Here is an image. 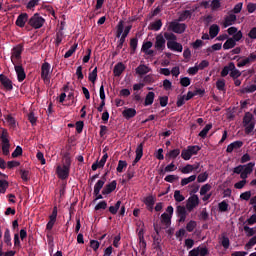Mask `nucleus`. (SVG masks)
<instances>
[{"mask_svg": "<svg viewBox=\"0 0 256 256\" xmlns=\"http://www.w3.org/2000/svg\"><path fill=\"white\" fill-rule=\"evenodd\" d=\"M9 189V182L7 180H0V193L5 194Z\"/></svg>", "mask_w": 256, "mask_h": 256, "instance_id": "49530a36", "label": "nucleus"}, {"mask_svg": "<svg viewBox=\"0 0 256 256\" xmlns=\"http://www.w3.org/2000/svg\"><path fill=\"white\" fill-rule=\"evenodd\" d=\"M21 179L25 182L29 181V171L28 170H20Z\"/></svg>", "mask_w": 256, "mask_h": 256, "instance_id": "774afa93", "label": "nucleus"}, {"mask_svg": "<svg viewBox=\"0 0 256 256\" xmlns=\"http://www.w3.org/2000/svg\"><path fill=\"white\" fill-rule=\"evenodd\" d=\"M103 167H105V162L100 160V161H96L95 163H93L91 166V169H92V171H97L98 169H101Z\"/></svg>", "mask_w": 256, "mask_h": 256, "instance_id": "864d4df0", "label": "nucleus"}, {"mask_svg": "<svg viewBox=\"0 0 256 256\" xmlns=\"http://www.w3.org/2000/svg\"><path fill=\"white\" fill-rule=\"evenodd\" d=\"M4 119L8 123L9 127L12 129H15L17 127V121L15 120V117H13L11 114L4 115Z\"/></svg>", "mask_w": 256, "mask_h": 256, "instance_id": "bb28decb", "label": "nucleus"}, {"mask_svg": "<svg viewBox=\"0 0 256 256\" xmlns=\"http://www.w3.org/2000/svg\"><path fill=\"white\" fill-rule=\"evenodd\" d=\"M104 185H105V179L98 180L94 185V195L101 193V190L103 189Z\"/></svg>", "mask_w": 256, "mask_h": 256, "instance_id": "f704fd0d", "label": "nucleus"}, {"mask_svg": "<svg viewBox=\"0 0 256 256\" xmlns=\"http://www.w3.org/2000/svg\"><path fill=\"white\" fill-rule=\"evenodd\" d=\"M125 71V64L119 62L114 66L113 73L115 77H121V74Z\"/></svg>", "mask_w": 256, "mask_h": 256, "instance_id": "412c9836", "label": "nucleus"}, {"mask_svg": "<svg viewBox=\"0 0 256 256\" xmlns=\"http://www.w3.org/2000/svg\"><path fill=\"white\" fill-rule=\"evenodd\" d=\"M181 157L184 159V161H189V159H191L192 156L188 148L182 150Z\"/></svg>", "mask_w": 256, "mask_h": 256, "instance_id": "e2e57ef3", "label": "nucleus"}, {"mask_svg": "<svg viewBox=\"0 0 256 256\" xmlns=\"http://www.w3.org/2000/svg\"><path fill=\"white\" fill-rule=\"evenodd\" d=\"M14 69L17 75V80L19 83H23L25 79L27 78V74L25 73V68H23V65L21 63L19 64H14Z\"/></svg>", "mask_w": 256, "mask_h": 256, "instance_id": "6e6552de", "label": "nucleus"}, {"mask_svg": "<svg viewBox=\"0 0 256 256\" xmlns=\"http://www.w3.org/2000/svg\"><path fill=\"white\" fill-rule=\"evenodd\" d=\"M137 45H139V39H137V37L132 38L130 40L131 55L135 54V51H137Z\"/></svg>", "mask_w": 256, "mask_h": 256, "instance_id": "4c0bfd02", "label": "nucleus"}, {"mask_svg": "<svg viewBox=\"0 0 256 256\" xmlns=\"http://www.w3.org/2000/svg\"><path fill=\"white\" fill-rule=\"evenodd\" d=\"M219 31H220L219 25L213 24L212 26H210L209 35L211 39H215V37L219 35Z\"/></svg>", "mask_w": 256, "mask_h": 256, "instance_id": "cd10ccee", "label": "nucleus"}, {"mask_svg": "<svg viewBox=\"0 0 256 256\" xmlns=\"http://www.w3.org/2000/svg\"><path fill=\"white\" fill-rule=\"evenodd\" d=\"M195 179H197V175H191L188 178H183L181 180V186L185 187V185H189V183H193V181H195Z\"/></svg>", "mask_w": 256, "mask_h": 256, "instance_id": "79ce46f5", "label": "nucleus"}, {"mask_svg": "<svg viewBox=\"0 0 256 256\" xmlns=\"http://www.w3.org/2000/svg\"><path fill=\"white\" fill-rule=\"evenodd\" d=\"M0 139L2 145V153L7 157L10 153L9 149H11V143L9 142V132H7V129L2 130Z\"/></svg>", "mask_w": 256, "mask_h": 256, "instance_id": "7ed1b4c3", "label": "nucleus"}, {"mask_svg": "<svg viewBox=\"0 0 256 256\" xmlns=\"http://www.w3.org/2000/svg\"><path fill=\"white\" fill-rule=\"evenodd\" d=\"M254 245H256V236H253L248 243L245 245L244 249H246V251H249V249H252L254 247Z\"/></svg>", "mask_w": 256, "mask_h": 256, "instance_id": "4d7b16f0", "label": "nucleus"}, {"mask_svg": "<svg viewBox=\"0 0 256 256\" xmlns=\"http://www.w3.org/2000/svg\"><path fill=\"white\" fill-rule=\"evenodd\" d=\"M122 115L126 119H133V117L137 115V110H135L134 108H127L123 110Z\"/></svg>", "mask_w": 256, "mask_h": 256, "instance_id": "5701e85b", "label": "nucleus"}, {"mask_svg": "<svg viewBox=\"0 0 256 256\" xmlns=\"http://www.w3.org/2000/svg\"><path fill=\"white\" fill-rule=\"evenodd\" d=\"M41 79L46 85L51 83V64L44 62L41 66Z\"/></svg>", "mask_w": 256, "mask_h": 256, "instance_id": "39448f33", "label": "nucleus"}, {"mask_svg": "<svg viewBox=\"0 0 256 256\" xmlns=\"http://www.w3.org/2000/svg\"><path fill=\"white\" fill-rule=\"evenodd\" d=\"M135 153H136V157L132 162L133 167H135V165H137V163H139L141 161V158L143 157V143H140L137 146Z\"/></svg>", "mask_w": 256, "mask_h": 256, "instance_id": "6ab92c4d", "label": "nucleus"}, {"mask_svg": "<svg viewBox=\"0 0 256 256\" xmlns=\"http://www.w3.org/2000/svg\"><path fill=\"white\" fill-rule=\"evenodd\" d=\"M174 199L177 203H181L182 201H185V196L181 194L180 190H175Z\"/></svg>", "mask_w": 256, "mask_h": 256, "instance_id": "8fccbe9b", "label": "nucleus"}, {"mask_svg": "<svg viewBox=\"0 0 256 256\" xmlns=\"http://www.w3.org/2000/svg\"><path fill=\"white\" fill-rule=\"evenodd\" d=\"M144 203L147 207H151V209H153V205H155V198L153 196H148L144 199Z\"/></svg>", "mask_w": 256, "mask_h": 256, "instance_id": "3c124183", "label": "nucleus"}, {"mask_svg": "<svg viewBox=\"0 0 256 256\" xmlns=\"http://www.w3.org/2000/svg\"><path fill=\"white\" fill-rule=\"evenodd\" d=\"M195 11H197V6L193 7L190 10H184L182 12H179L178 21L183 22V21H187V19H191V17H193V13H195Z\"/></svg>", "mask_w": 256, "mask_h": 256, "instance_id": "1a4fd4ad", "label": "nucleus"}, {"mask_svg": "<svg viewBox=\"0 0 256 256\" xmlns=\"http://www.w3.org/2000/svg\"><path fill=\"white\" fill-rule=\"evenodd\" d=\"M176 213L179 217V223H185V219H187V209H185V206H177Z\"/></svg>", "mask_w": 256, "mask_h": 256, "instance_id": "a211bd4d", "label": "nucleus"}, {"mask_svg": "<svg viewBox=\"0 0 256 256\" xmlns=\"http://www.w3.org/2000/svg\"><path fill=\"white\" fill-rule=\"evenodd\" d=\"M235 45H237V42H235L233 38H228L226 42L223 44V49L227 51L229 49H233Z\"/></svg>", "mask_w": 256, "mask_h": 256, "instance_id": "2f4dec72", "label": "nucleus"}, {"mask_svg": "<svg viewBox=\"0 0 256 256\" xmlns=\"http://www.w3.org/2000/svg\"><path fill=\"white\" fill-rule=\"evenodd\" d=\"M121 208V200H118L114 206H110L108 211L111 215H117V212Z\"/></svg>", "mask_w": 256, "mask_h": 256, "instance_id": "58836bf2", "label": "nucleus"}, {"mask_svg": "<svg viewBox=\"0 0 256 256\" xmlns=\"http://www.w3.org/2000/svg\"><path fill=\"white\" fill-rule=\"evenodd\" d=\"M4 243L8 247H13V243L11 242V230H9V228H6L4 232Z\"/></svg>", "mask_w": 256, "mask_h": 256, "instance_id": "c85d7f7f", "label": "nucleus"}, {"mask_svg": "<svg viewBox=\"0 0 256 256\" xmlns=\"http://www.w3.org/2000/svg\"><path fill=\"white\" fill-rule=\"evenodd\" d=\"M235 21H237V16L235 14H229L224 19V27H231V25H233Z\"/></svg>", "mask_w": 256, "mask_h": 256, "instance_id": "4be33fe9", "label": "nucleus"}, {"mask_svg": "<svg viewBox=\"0 0 256 256\" xmlns=\"http://www.w3.org/2000/svg\"><path fill=\"white\" fill-rule=\"evenodd\" d=\"M211 129H213V124H207L202 130L201 132L198 134L199 137H201L202 139H205L207 137V133H209V131H211Z\"/></svg>", "mask_w": 256, "mask_h": 256, "instance_id": "c9c22d12", "label": "nucleus"}, {"mask_svg": "<svg viewBox=\"0 0 256 256\" xmlns=\"http://www.w3.org/2000/svg\"><path fill=\"white\" fill-rule=\"evenodd\" d=\"M153 101H155V92H148L145 97V102H144L145 107H149V105H153Z\"/></svg>", "mask_w": 256, "mask_h": 256, "instance_id": "a878e982", "label": "nucleus"}, {"mask_svg": "<svg viewBox=\"0 0 256 256\" xmlns=\"http://www.w3.org/2000/svg\"><path fill=\"white\" fill-rule=\"evenodd\" d=\"M167 47L170 49V51H177L178 53L183 52V45L177 41H168Z\"/></svg>", "mask_w": 256, "mask_h": 256, "instance_id": "f3484780", "label": "nucleus"}, {"mask_svg": "<svg viewBox=\"0 0 256 256\" xmlns=\"http://www.w3.org/2000/svg\"><path fill=\"white\" fill-rule=\"evenodd\" d=\"M177 166H175V163H170L169 165H167L164 170L161 169L160 170V175H165V173H171L173 171H176Z\"/></svg>", "mask_w": 256, "mask_h": 256, "instance_id": "473e14b6", "label": "nucleus"}, {"mask_svg": "<svg viewBox=\"0 0 256 256\" xmlns=\"http://www.w3.org/2000/svg\"><path fill=\"white\" fill-rule=\"evenodd\" d=\"M127 168V161L125 160H119L118 166L116 168V171L118 173H123V169Z\"/></svg>", "mask_w": 256, "mask_h": 256, "instance_id": "603ef678", "label": "nucleus"}, {"mask_svg": "<svg viewBox=\"0 0 256 256\" xmlns=\"http://www.w3.org/2000/svg\"><path fill=\"white\" fill-rule=\"evenodd\" d=\"M243 147V141H234L227 146L226 153H233V151H237Z\"/></svg>", "mask_w": 256, "mask_h": 256, "instance_id": "aec40b11", "label": "nucleus"}, {"mask_svg": "<svg viewBox=\"0 0 256 256\" xmlns=\"http://www.w3.org/2000/svg\"><path fill=\"white\" fill-rule=\"evenodd\" d=\"M242 123L243 127H245L246 135H250V133H253V130L255 129V120L251 112L245 113Z\"/></svg>", "mask_w": 256, "mask_h": 256, "instance_id": "f03ea898", "label": "nucleus"}, {"mask_svg": "<svg viewBox=\"0 0 256 256\" xmlns=\"http://www.w3.org/2000/svg\"><path fill=\"white\" fill-rule=\"evenodd\" d=\"M256 91V84H252L250 86L244 87L240 90V93L245 94V93H255Z\"/></svg>", "mask_w": 256, "mask_h": 256, "instance_id": "37998d69", "label": "nucleus"}, {"mask_svg": "<svg viewBox=\"0 0 256 256\" xmlns=\"http://www.w3.org/2000/svg\"><path fill=\"white\" fill-rule=\"evenodd\" d=\"M171 217L169 214L167 213H163L161 215V223H163V225H165V227H171Z\"/></svg>", "mask_w": 256, "mask_h": 256, "instance_id": "72a5a7b5", "label": "nucleus"}, {"mask_svg": "<svg viewBox=\"0 0 256 256\" xmlns=\"http://www.w3.org/2000/svg\"><path fill=\"white\" fill-rule=\"evenodd\" d=\"M23 53V44H18L12 49L11 62L13 65L21 63V54Z\"/></svg>", "mask_w": 256, "mask_h": 256, "instance_id": "423d86ee", "label": "nucleus"}, {"mask_svg": "<svg viewBox=\"0 0 256 256\" xmlns=\"http://www.w3.org/2000/svg\"><path fill=\"white\" fill-rule=\"evenodd\" d=\"M216 88L218 91H223L225 93V91H227V88H225V79H218L216 81Z\"/></svg>", "mask_w": 256, "mask_h": 256, "instance_id": "c03bdc74", "label": "nucleus"}, {"mask_svg": "<svg viewBox=\"0 0 256 256\" xmlns=\"http://www.w3.org/2000/svg\"><path fill=\"white\" fill-rule=\"evenodd\" d=\"M28 25H30L32 29H41V27L45 25V18L39 13H36L28 20Z\"/></svg>", "mask_w": 256, "mask_h": 256, "instance_id": "20e7f679", "label": "nucleus"}, {"mask_svg": "<svg viewBox=\"0 0 256 256\" xmlns=\"http://www.w3.org/2000/svg\"><path fill=\"white\" fill-rule=\"evenodd\" d=\"M56 171L59 179L65 180L69 178V173L71 171V168H67L65 166H62V167L58 166Z\"/></svg>", "mask_w": 256, "mask_h": 256, "instance_id": "ddd939ff", "label": "nucleus"}, {"mask_svg": "<svg viewBox=\"0 0 256 256\" xmlns=\"http://www.w3.org/2000/svg\"><path fill=\"white\" fill-rule=\"evenodd\" d=\"M115 189H117V181L113 180L109 184L105 185V187L102 190V195H109V194L113 193V191H115Z\"/></svg>", "mask_w": 256, "mask_h": 256, "instance_id": "dca6fc26", "label": "nucleus"}, {"mask_svg": "<svg viewBox=\"0 0 256 256\" xmlns=\"http://www.w3.org/2000/svg\"><path fill=\"white\" fill-rule=\"evenodd\" d=\"M169 29L173 31V33H178L179 35H181V33H185L187 25L185 23L171 22L169 25Z\"/></svg>", "mask_w": 256, "mask_h": 256, "instance_id": "0eeeda50", "label": "nucleus"}, {"mask_svg": "<svg viewBox=\"0 0 256 256\" xmlns=\"http://www.w3.org/2000/svg\"><path fill=\"white\" fill-rule=\"evenodd\" d=\"M63 31L59 30L56 33V47H59L63 41Z\"/></svg>", "mask_w": 256, "mask_h": 256, "instance_id": "680f3d73", "label": "nucleus"}, {"mask_svg": "<svg viewBox=\"0 0 256 256\" xmlns=\"http://www.w3.org/2000/svg\"><path fill=\"white\" fill-rule=\"evenodd\" d=\"M198 249V256H207L209 255V249H207V247H197Z\"/></svg>", "mask_w": 256, "mask_h": 256, "instance_id": "69168bd1", "label": "nucleus"}, {"mask_svg": "<svg viewBox=\"0 0 256 256\" xmlns=\"http://www.w3.org/2000/svg\"><path fill=\"white\" fill-rule=\"evenodd\" d=\"M151 71V68H149L147 65L145 64H140L137 68H136V73L137 75H147V73H149Z\"/></svg>", "mask_w": 256, "mask_h": 256, "instance_id": "393cba45", "label": "nucleus"}, {"mask_svg": "<svg viewBox=\"0 0 256 256\" xmlns=\"http://www.w3.org/2000/svg\"><path fill=\"white\" fill-rule=\"evenodd\" d=\"M230 77L232 79H238V77H241V71L235 67V64L234 69L230 70Z\"/></svg>", "mask_w": 256, "mask_h": 256, "instance_id": "5fc2aeb1", "label": "nucleus"}, {"mask_svg": "<svg viewBox=\"0 0 256 256\" xmlns=\"http://www.w3.org/2000/svg\"><path fill=\"white\" fill-rule=\"evenodd\" d=\"M163 27V22L161 19L156 20L154 23L150 24L151 31H161V28Z\"/></svg>", "mask_w": 256, "mask_h": 256, "instance_id": "e433bc0d", "label": "nucleus"}, {"mask_svg": "<svg viewBox=\"0 0 256 256\" xmlns=\"http://www.w3.org/2000/svg\"><path fill=\"white\" fill-rule=\"evenodd\" d=\"M195 227H197V222L194 220H191L187 225H186V230L188 233H193L195 230Z\"/></svg>", "mask_w": 256, "mask_h": 256, "instance_id": "6e6d98bb", "label": "nucleus"}, {"mask_svg": "<svg viewBox=\"0 0 256 256\" xmlns=\"http://www.w3.org/2000/svg\"><path fill=\"white\" fill-rule=\"evenodd\" d=\"M29 21V14L27 13H21L15 22V25H17V27H20L21 29H23V27H25V23H27Z\"/></svg>", "mask_w": 256, "mask_h": 256, "instance_id": "4468645a", "label": "nucleus"}, {"mask_svg": "<svg viewBox=\"0 0 256 256\" xmlns=\"http://www.w3.org/2000/svg\"><path fill=\"white\" fill-rule=\"evenodd\" d=\"M197 205H199V196L194 194L188 198L186 208L188 211H193Z\"/></svg>", "mask_w": 256, "mask_h": 256, "instance_id": "9b49d317", "label": "nucleus"}, {"mask_svg": "<svg viewBox=\"0 0 256 256\" xmlns=\"http://www.w3.org/2000/svg\"><path fill=\"white\" fill-rule=\"evenodd\" d=\"M211 191V184H205L200 189V195H207Z\"/></svg>", "mask_w": 256, "mask_h": 256, "instance_id": "338daca9", "label": "nucleus"}, {"mask_svg": "<svg viewBox=\"0 0 256 256\" xmlns=\"http://www.w3.org/2000/svg\"><path fill=\"white\" fill-rule=\"evenodd\" d=\"M255 61H256V54L251 53L248 57L238 62L237 67H240V68L245 67L246 65H250V63H255Z\"/></svg>", "mask_w": 256, "mask_h": 256, "instance_id": "2eb2a0df", "label": "nucleus"}, {"mask_svg": "<svg viewBox=\"0 0 256 256\" xmlns=\"http://www.w3.org/2000/svg\"><path fill=\"white\" fill-rule=\"evenodd\" d=\"M181 173L184 175H189V173H193V165L187 164L181 169Z\"/></svg>", "mask_w": 256, "mask_h": 256, "instance_id": "052dcab7", "label": "nucleus"}, {"mask_svg": "<svg viewBox=\"0 0 256 256\" xmlns=\"http://www.w3.org/2000/svg\"><path fill=\"white\" fill-rule=\"evenodd\" d=\"M235 69V63L229 62L228 65L224 66V68L221 71V77H227L229 73H231V70Z\"/></svg>", "mask_w": 256, "mask_h": 256, "instance_id": "b1692460", "label": "nucleus"}, {"mask_svg": "<svg viewBox=\"0 0 256 256\" xmlns=\"http://www.w3.org/2000/svg\"><path fill=\"white\" fill-rule=\"evenodd\" d=\"M0 83L5 91H13V81H11L5 74H0Z\"/></svg>", "mask_w": 256, "mask_h": 256, "instance_id": "9d476101", "label": "nucleus"}, {"mask_svg": "<svg viewBox=\"0 0 256 256\" xmlns=\"http://www.w3.org/2000/svg\"><path fill=\"white\" fill-rule=\"evenodd\" d=\"M78 44H74L70 47V49L65 53L64 59H69L77 51Z\"/></svg>", "mask_w": 256, "mask_h": 256, "instance_id": "de8ad7c7", "label": "nucleus"}, {"mask_svg": "<svg viewBox=\"0 0 256 256\" xmlns=\"http://www.w3.org/2000/svg\"><path fill=\"white\" fill-rule=\"evenodd\" d=\"M242 167H244L243 171L246 174L251 175V173H253V168L255 167V162H250L246 165H242Z\"/></svg>", "mask_w": 256, "mask_h": 256, "instance_id": "a19ab883", "label": "nucleus"}, {"mask_svg": "<svg viewBox=\"0 0 256 256\" xmlns=\"http://www.w3.org/2000/svg\"><path fill=\"white\" fill-rule=\"evenodd\" d=\"M153 245H154V249H156V251H161V238L157 237V236H153Z\"/></svg>", "mask_w": 256, "mask_h": 256, "instance_id": "09e8293b", "label": "nucleus"}, {"mask_svg": "<svg viewBox=\"0 0 256 256\" xmlns=\"http://www.w3.org/2000/svg\"><path fill=\"white\" fill-rule=\"evenodd\" d=\"M180 85L182 87H189V85H191V78L189 77L180 78Z\"/></svg>", "mask_w": 256, "mask_h": 256, "instance_id": "0e129e2a", "label": "nucleus"}, {"mask_svg": "<svg viewBox=\"0 0 256 256\" xmlns=\"http://www.w3.org/2000/svg\"><path fill=\"white\" fill-rule=\"evenodd\" d=\"M181 155V149L176 148L166 154V159H177Z\"/></svg>", "mask_w": 256, "mask_h": 256, "instance_id": "c756f323", "label": "nucleus"}, {"mask_svg": "<svg viewBox=\"0 0 256 256\" xmlns=\"http://www.w3.org/2000/svg\"><path fill=\"white\" fill-rule=\"evenodd\" d=\"M187 149L191 157H193V155H197L199 151H201V147H199L198 145L188 146Z\"/></svg>", "mask_w": 256, "mask_h": 256, "instance_id": "a18cd8bd", "label": "nucleus"}, {"mask_svg": "<svg viewBox=\"0 0 256 256\" xmlns=\"http://www.w3.org/2000/svg\"><path fill=\"white\" fill-rule=\"evenodd\" d=\"M209 179V174L207 172L201 173L197 177V182L198 183H205Z\"/></svg>", "mask_w": 256, "mask_h": 256, "instance_id": "bf43d9fd", "label": "nucleus"}, {"mask_svg": "<svg viewBox=\"0 0 256 256\" xmlns=\"http://www.w3.org/2000/svg\"><path fill=\"white\" fill-rule=\"evenodd\" d=\"M165 38L163 37V34H159L156 36V41L154 44V47L156 51L163 52L165 50Z\"/></svg>", "mask_w": 256, "mask_h": 256, "instance_id": "f8f14e48", "label": "nucleus"}, {"mask_svg": "<svg viewBox=\"0 0 256 256\" xmlns=\"http://www.w3.org/2000/svg\"><path fill=\"white\" fill-rule=\"evenodd\" d=\"M164 39H166L167 43L168 41H177V36L171 32H165Z\"/></svg>", "mask_w": 256, "mask_h": 256, "instance_id": "13d9d810", "label": "nucleus"}, {"mask_svg": "<svg viewBox=\"0 0 256 256\" xmlns=\"http://www.w3.org/2000/svg\"><path fill=\"white\" fill-rule=\"evenodd\" d=\"M218 209H219L220 213H227V211H229V203H227V201L223 200L222 202H220L218 204Z\"/></svg>", "mask_w": 256, "mask_h": 256, "instance_id": "ea45409f", "label": "nucleus"}, {"mask_svg": "<svg viewBox=\"0 0 256 256\" xmlns=\"http://www.w3.org/2000/svg\"><path fill=\"white\" fill-rule=\"evenodd\" d=\"M133 26H124L123 21H120L117 25V31H116V37L119 39L118 40V45L116 47L117 51H121L123 49V45H125V40L127 39V36L129 33H131V29Z\"/></svg>", "mask_w": 256, "mask_h": 256, "instance_id": "f257e3e1", "label": "nucleus"}, {"mask_svg": "<svg viewBox=\"0 0 256 256\" xmlns=\"http://www.w3.org/2000/svg\"><path fill=\"white\" fill-rule=\"evenodd\" d=\"M63 161H64L63 167L71 169V153L70 152L64 153Z\"/></svg>", "mask_w": 256, "mask_h": 256, "instance_id": "7c9ffc66", "label": "nucleus"}]
</instances>
